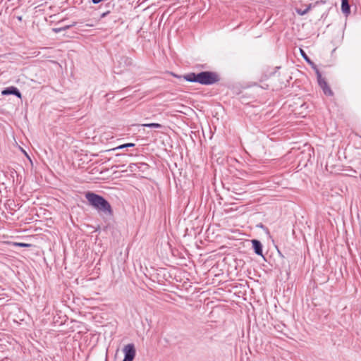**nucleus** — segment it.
Returning <instances> with one entry per match:
<instances>
[{
    "label": "nucleus",
    "mask_w": 361,
    "mask_h": 361,
    "mask_svg": "<svg viewBox=\"0 0 361 361\" xmlns=\"http://www.w3.org/2000/svg\"><path fill=\"white\" fill-rule=\"evenodd\" d=\"M184 79L188 82H198L204 85H213L219 80L217 73L211 71H202L199 73H190L184 75Z\"/></svg>",
    "instance_id": "f257e3e1"
},
{
    "label": "nucleus",
    "mask_w": 361,
    "mask_h": 361,
    "mask_svg": "<svg viewBox=\"0 0 361 361\" xmlns=\"http://www.w3.org/2000/svg\"><path fill=\"white\" fill-rule=\"evenodd\" d=\"M85 197L89 203L97 210L102 211L109 215L112 214V209L110 204L102 196L94 192H88L85 194Z\"/></svg>",
    "instance_id": "f03ea898"
},
{
    "label": "nucleus",
    "mask_w": 361,
    "mask_h": 361,
    "mask_svg": "<svg viewBox=\"0 0 361 361\" xmlns=\"http://www.w3.org/2000/svg\"><path fill=\"white\" fill-rule=\"evenodd\" d=\"M124 359L123 361H133L135 358L136 350L133 343H129L124 346L123 349Z\"/></svg>",
    "instance_id": "7ed1b4c3"
},
{
    "label": "nucleus",
    "mask_w": 361,
    "mask_h": 361,
    "mask_svg": "<svg viewBox=\"0 0 361 361\" xmlns=\"http://www.w3.org/2000/svg\"><path fill=\"white\" fill-rule=\"evenodd\" d=\"M317 81L320 87L323 90L324 93L326 95H331L333 94L331 90L328 86L325 79L322 78L321 73L317 70Z\"/></svg>",
    "instance_id": "20e7f679"
},
{
    "label": "nucleus",
    "mask_w": 361,
    "mask_h": 361,
    "mask_svg": "<svg viewBox=\"0 0 361 361\" xmlns=\"http://www.w3.org/2000/svg\"><path fill=\"white\" fill-rule=\"evenodd\" d=\"M2 94H4V95L14 94V95L17 96L18 98H20V99L21 98L20 92L18 90V88L13 87V86L6 87V89H4L2 91Z\"/></svg>",
    "instance_id": "39448f33"
},
{
    "label": "nucleus",
    "mask_w": 361,
    "mask_h": 361,
    "mask_svg": "<svg viewBox=\"0 0 361 361\" xmlns=\"http://www.w3.org/2000/svg\"><path fill=\"white\" fill-rule=\"evenodd\" d=\"M252 247H253V249L255 250V252L257 255L263 256V254H262V245L260 243V241L258 240L254 239V240H252Z\"/></svg>",
    "instance_id": "423d86ee"
},
{
    "label": "nucleus",
    "mask_w": 361,
    "mask_h": 361,
    "mask_svg": "<svg viewBox=\"0 0 361 361\" xmlns=\"http://www.w3.org/2000/svg\"><path fill=\"white\" fill-rule=\"evenodd\" d=\"M341 10L342 12L346 16L350 12V7L348 3V0H341Z\"/></svg>",
    "instance_id": "0eeeda50"
},
{
    "label": "nucleus",
    "mask_w": 361,
    "mask_h": 361,
    "mask_svg": "<svg viewBox=\"0 0 361 361\" xmlns=\"http://www.w3.org/2000/svg\"><path fill=\"white\" fill-rule=\"evenodd\" d=\"M142 126L144 127L155 128H161L162 127V126L161 124L157 123H144Z\"/></svg>",
    "instance_id": "6e6552de"
},
{
    "label": "nucleus",
    "mask_w": 361,
    "mask_h": 361,
    "mask_svg": "<svg viewBox=\"0 0 361 361\" xmlns=\"http://www.w3.org/2000/svg\"><path fill=\"white\" fill-rule=\"evenodd\" d=\"M134 146H135L134 143H126V144H123V145H119L118 147L114 148L113 150H117V149H121L127 148V147H133Z\"/></svg>",
    "instance_id": "1a4fd4ad"
},
{
    "label": "nucleus",
    "mask_w": 361,
    "mask_h": 361,
    "mask_svg": "<svg viewBox=\"0 0 361 361\" xmlns=\"http://www.w3.org/2000/svg\"><path fill=\"white\" fill-rule=\"evenodd\" d=\"M24 164L27 165L26 160L29 162L31 166H32L33 164L32 161L30 157V156L27 154V152L24 150Z\"/></svg>",
    "instance_id": "9d476101"
},
{
    "label": "nucleus",
    "mask_w": 361,
    "mask_h": 361,
    "mask_svg": "<svg viewBox=\"0 0 361 361\" xmlns=\"http://www.w3.org/2000/svg\"><path fill=\"white\" fill-rule=\"evenodd\" d=\"M300 54L303 59L310 64H312V61L310 59V58L307 56V55L305 54L303 49H300Z\"/></svg>",
    "instance_id": "9b49d317"
},
{
    "label": "nucleus",
    "mask_w": 361,
    "mask_h": 361,
    "mask_svg": "<svg viewBox=\"0 0 361 361\" xmlns=\"http://www.w3.org/2000/svg\"><path fill=\"white\" fill-rule=\"evenodd\" d=\"M310 9V6L307 7L306 9L302 10V11L298 10V13H299L301 16H303V15L306 14L309 11Z\"/></svg>",
    "instance_id": "f8f14e48"
},
{
    "label": "nucleus",
    "mask_w": 361,
    "mask_h": 361,
    "mask_svg": "<svg viewBox=\"0 0 361 361\" xmlns=\"http://www.w3.org/2000/svg\"><path fill=\"white\" fill-rule=\"evenodd\" d=\"M53 31L55 33H59V32H61L62 31H64V27H55V28H53Z\"/></svg>",
    "instance_id": "ddd939ff"
},
{
    "label": "nucleus",
    "mask_w": 361,
    "mask_h": 361,
    "mask_svg": "<svg viewBox=\"0 0 361 361\" xmlns=\"http://www.w3.org/2000/svg\"><path fill=\"white\" fill-rule=\"evenodd\" d=\"M77 24L76 22H73L72 24L71 25H65V26H63L64 27V30H66L73 26H75V25Z\"/></svg>",
    "instance_id": "4468645a"
},
{
    "label": "nucleus",
    "mask_w": 361,
    "mask_h": 361,
    "mask_svg": "<svg viewBox=\"0 0 361 361\" xmlns=\"http://www.w3.org/2000/svg\"><path fill=\"white\" fill-rule=\"evenodd\" d=\"M32 245L30 243H24V248L25 247H32Z\"/></svg>",
    "instance_id": "2eb2a0df"
},
{
    "label": "nucleus",
    "mask_w": 361,
    "mask_h": 361,
    "mask_svg": "<svg viewBox=\"0 0 361 361\" xmlns=\"http://www.w3.org/2000/svg\"><path fill=\"white\" fill-rule=\"evenodd\" d=\"M109 12H105V13H103L102 15H101V18H104Z\"/></svg>",
    "instance_id": "dca6fc26"
},
{
    "label": "nucleus",
    "mask_w": 361,
    "mask_h": 361,
    "mask_svg": "<svg viewBox=\"0 0 361 361\" xmlns=\"http://www.w3.org/2000/svg\"><path fill=\"white\" fill-rule=\"evenodd\" d=\"M34 251L35 252L36 254H38V252H39L38 247L34 246Z\"/></svg>",
    "instance_id": "f3484780"
},
{
    "label": "nucleus",
    "mask_w": 361,
    "mask_h": 361,
    "mask_svg": "<svg viewBox=\"0 0 361 361\" xmlns=\"http://www.w3.org/2000/svg\"><path fill=\"white\" fill-rule=\"evenodd\" d=\"M16 245L18 246H20V247H23V243H16Z\"/></svg>",
    "instance_id": "a211bd4d"
},
{
    "label": "nucleus",
    "mask_w": 361,
    "mask_h": 361,
    "mask_svg": "<svg viewBox=\"0 0 361 361\" xmlns=\"http://www.w3.org/2000/svg\"><path fill=\"white\" fill-rule=\"evenodd\" d=\"M17 18L19 21H21L22 20V16H17Z\"/></svg>",
    "instance_id": "6ab92c4d"
},
{
    "label": "nucleus",
    "mask_w": 361,
    "mask_h": 361,
    "mask_svg": "<svg viewBox=\"0 0 361 361\" xmlns=\"http://www.w3.org/2000/svg\"><path fill=\"white\" fill-rule=\"evenodd\" d=\"M87 26L88 27H93L94 26V24L91 23V24H86Z\"/></svg>",
    "instance_id": "aec40b11"
},
{
    "label": "nucleus",
    "mask_w": 361,
    "mask_h": 361,
    "mask_svg": "<svg viewBox=\"0 0 361 361\" xmlns=\"http://www.w3.org/2000/svg\"><path fill=\"white\" fill-rule=\"evenodd\" d=\"M18 147H19V149H20V151H22V152H23V147H22L21 146H20V145L18 146Z\"/></svg>",
    "instance_id": "412c9836"
}]
</instances>
